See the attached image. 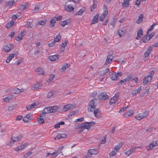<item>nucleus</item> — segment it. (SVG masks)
Wrapping results in <instances>:
<instances>
[{"mask_svg":"<svg viewBox=\"0 0 158 158\" xmlns=\"http://www.w3.org/2000/svg\"><path fill=\"white\" fill-rule=\"evenodd\" d=\"M40 5H36L34 8V10L36 11V13L38 12V11L40 10Z\"/></svg>","mask_w":158,"mask_h":158,"instance_id":"obj_55","label":"nucleus"},{"mask_svg":"<svg viewBox=\"0 0 158 158\" xmlns=\"http://www.w3.org/2000/svg\"><path fill=\"white\" fill-rule=\"evenodd\" d=\"M152 51V48L151 47V46L149 47L144 54V56L145 58L148 57V56Z\"/></svg>","mask_w":158,"mask_h":158,"instance_id":"obj_14","label":"nucleus"},{"mask_svg":"<svg viewBox=\"0 0 158 158\" xmlns=\"http://www.w3.org/2000/svg\"><path fill=\"white\" fill-rule=\"evenodd\" d=\"M26 33L25 31H22L19 34V35L21 37H23V36L25 35Z\"/></svg>","mask_w":158,"mask_h":158,"instance_id":"obj_58","label":"nucleus"},{"mask_svg":"<svg viewBox=\"0 0 158 158\" xmlns=\"http://www.w3.org/2000/svg\"><path fill=\"white\" fill-rule=\"evenodd\" d=\"M65 9L66 10L68 11L72 12L73 11H74V8L71 5H68L65 8Z\"/></svg>","mask_w":158,"mask_h":158,"instance_id":"obj_23","label":"nucleus"},{"mask_svg":"<svg viewBox=\"0 0 158 158\" xmlns=\"http://www.w3.org/2000/svg\"><path fill=\"white\" fill-rule=\"evenodd\" d=\"M17 0H11L5 2L6 7L12 6L13 4L17 2Z\"/></svg>","mask_w":158,"mask_h":158,"instance_id":"obj_9","label":"nucleus"},{"mask_svg":"<svg viewBox=\"0 0 158 158\" xmlns=\"http://www.w3.org/2000/svg\"><path fill=\"white\" fill-rule=\"evenodd\" d=\"M54 94V93L52 91H49L47 96L48 98H51Z\"/></svg>","mask_w":158,"mask_h":158,"instance_id":"obj_51","label":"nucleus"},{"mask_svg":"<svg viewBox=\"0 0 158 158\" xmlns=\"http://www.w3.org/2000/svg\"><path fill=\"white\" fill-rule=\"evenodd\" d=\"M118 33L120 37H122L124 34V31L122 29H119L118 31Z\"/></svg>","mask_w":158,"mask_h":158,"instance_id":"obj_44","label":"nucleus"},{"mask_svg":"<svg viewBox=\"0 0 158 158\" xmlns=\"http://www.w3.org/2000/svg\"><path fill=\"white\" fill-rule=\"evenodd\" d=\"M154 74V72L153 71H151L148 76H150L152 78V77Z\"/></svg>","mask_w":158,"mask_h":158,"instance_id":"obj_61","label":"nucleus"},{"mask_svg":"<svg viewBox=\"0 0 158 158\" xmlns=\"http://www.w3.org/2000/svg\"><path fill=\"white\" fill-rule=\"evenodd\" d=\"M99 16V15L97 14L93 17L92 20L93 22L92 23V24L98 22Z\"/></svg>","mask_w":158,"mask_h":158,"instance_id":"obj_24","label":"nucleus"},{"mask_svg":"<svg viewBox=\"0 0 158 158\" xmlns=\"http://www.w3.org/2000/svg\"><path fill=\"white\" fill-rule=\"evenodd\" d=\"M63 148L64 147L63 146H61L59 147L57 149L56 152H54L55 153V155L54 156V157H56L59 154L62 153V151Z\"/></svg>","mask_w":158,"mask_h":158,"instance_id":"obj_15","label":"nucleus"},{"mask_svg":"<svg viewBox=\"0 0 158 158\" xmlns=\"http://www.w3.org/2000/svg\"><path fill=\"white\" fill-rule=\"evenodd\" d=\"M12 95H10L8 97H6L4 99V101L6 102H8L13 98Z\"/></svg>","mask_w":158,"mask_h":158,"instance_id":"obj_49","label":"nucleus"},{"mask_svg":"<svg viewBox=\"0 0 158 158\" xmlns=\"http://www.w3.org/2000/svg\"><path fill=\"white\" fill-rule=\"evenodd\" d=\"M14 46L13 44L6 45L3 46V50L6 52H8L11 50L13 49Z\"/></svg>","mask_w":158,"mask_h":158,"instance_id":"obj_5","label":"nucleus"},{"mask_svg":"<svg viewBox=\"0 0 158 158\" xmlns=\"http://www.w3.org/2000/svg\"><path fill=\"white\" fill-rule=\"evenodd\" d=\"M89 153H90L92 155H96L97 154L98 151L97 150L94 149H90L88 150Z\"/></svg>","mask_w":158,"mask_h":158,"instance_id":"obj_32","label":"nucleus"},{"mask_svg":"<svg viewBox=\"0 0 158 158\" xmlns=\"http://www.w3.org/2000/svg\"><path fill=\"white\" fill-rule=\"evenodd\" d=\"M75 106V105L68 104L64 106L62 110L63 111H66L71 108H74Z\"/></svg>","mask_w":158,"mask_h":158,"instance_id":"obj_7","label":"nucleus"},{"mask_svg":"<svg viewBox=\"0 0 158 158\" xmlns=\"http://www.w3.org/2000/svg\"><path fill=\"white\" fill-rule=\"evenodd\" d=\"M70 20L67 19L63 21H61L60 23V24L62 26L64 27L68 24L69 23Z\"/></svg>","mask_w":158,"mask_h":158,"instance_id":"obj_27","label":"nucleus"},{"mask_svg":"<svg viewBox=\"0 0 158 158\" xmlns=\"http://www.w3.org/2000/svg\"><path fill=\"white\" fill-rule=\"evenodd\" d=\"M22 138L21 136H19L17 137H12L10 142V145H12L15 142H18Z\"/></svg>","mask_w":158,"mask_h":158,"instance_id":"obj_4","label":"nucleus"},{"mask_svg":"<svg viewBox=\"0 0 158 158\" xmlns=\"http://www.w3.org/2000/svg\"><path fill=\"white\" fill-rule=\"evenodd\" d=\"M27 27L28 28H31L33 26V24L31 22H27L26 24Z\"/></svg>","mask_w":158,"mask_h":158,"instance_id":"obj_50","label":"nucleus"},{"mask_svg":"<svg viewBox=\"0 0 158 158\" xmlns=\"http://www.w3.org/2000/svg\"><path fill=\"white\" fill-rule=\"evenodd\" d=\"M37 120L38 123L40 124H43L44 122V118L40 117L39 116L37 118Z\"/></svg>","mask_w":158,"mask_h":158,"instance_id":"obj_47","label":"nucleus"},{"mask_svg":"<svg viewBox=\"0 0 158 158\" xmlns=\"http://www.w3.org/2000/svg\"><path fill=\"white\" fill-rule=\"evenodd\" d=\"M122 146V143H119L118 145L115 146L114 148V150L117 152H118L119 149Z\"/></svg>","mask_w":158,"mask_h":158,"instance_id":"obj_35","label":"nucleus"},{"mask_svg":"<svg viewBox=\"0 0 158 158\" xmlns=\"http://www.w3.org/2000/svg\"><path fill=\"white\" fill-rule=\"evenodd\" d=\"M46 21L45 20L40 21L38 22V23L39 25H44L45 23H46Z\"/></svg>","mask_w":158,"mask_h":158,"instance_id":"obj_56","label":"nucleus"},{"mask_svg":"<svg viewBox=\"0 0 158 158\" xmlns=\"http://www.w3.org/2000/svg\"><path fill=\"white\" fill-rule=\"evenodd\" d=\"M66 135L65 134H59L56 136V138L58 139H60L61 138H64L66 137Z\"/></svg>","mask_w":158,"mask_h":158,"instance_id":"obj_31","label":"nucleus"},{"mask_svg":"<svg viewBox=\"0 0 158 158\" xmlns=\"http://www.w3.org/2000/svg\"><path fill=\"white\" fill-rule=\"evenodd\" d=\"M143 35V32L142 29L140 28V29L138 31L137 33V36L136 39L137 40H139L141 38V37Z\"/></svg>","mask_w":158,"mask_h":158,"instance_id":"obj_13","label":"nucleus"},{"mask_svg":"<svg viewBox=\"0 0 158 158\" xmlns=\"http://www.w3.org/2000/svg\"><path fill=\"white\" fill-rule=\"evenodd\" d=\"M126 82H127L125 78L123 80H122L120 81L119 83L118 84H120L121 85L123 84V83H124Z\"/></svg>","mask_w":158,"mask_h":158,"instance_id":"obj_64","label":"nucleus"},{"mask_svg":"<svg viewBox=\"0 0 158 158\" xmlns=\"http://www.w3.org/2000/svg\"><path fill=\"white\" fill-rule=\"evenodd\" d=\"M45 114H45V113H44V110H43V113H42L39 116L40 117L42 118H44L45 117Z\"/></svg>","mask_w":158,"mask_h":158,"instance_id":"obj_63","label":"nucleus"},{"mask_svg":"<svg viewBox=\"0 0 158 158\" xmlns=\"http://www.w3.org/2000/svg\"><path fill=\"white\" fill-rule=\"evenodd\" d=\"M27 145V143H24L23 145H20L17 148H16V149L15 150L17 151H18L23 148H24Z\"/></svg>","mask_w":158,"mask_h":158,"instance_id":"obj_34","label":"nucleus"},{"mask_svg":"<svg viewBox=\"0 0 158 158\" xmlns=\"http://www.w3.org/2000/svg\"><path fill=\"white\" fill-rule=\"evenodd\" d=\"M39 84L36 83L33 84L31 85V89L32 90H34L35 89H40L41 88V86Z\"/></svg>","mask_w":158,"mask_h":158,"instance_id":"obj_16","label":"nucleus"},{"mask_svg":"<svg viewBox=\"0 0 158 158\" xmlns=\"http://www.w3.org/2000/svg\"><path fill=\"white\" fill-rule=\"evenodd\" d=\"M52 113H55L58 111V107L57 106H51Z\"/></svg>","mask_w":158,"mask_h":158,"instance_id":"obj_38","label":"nucleus"},{"mask_svg":"<svg viewBox=\"0 0 158 158\" xmlns=\"http://www.w3.org/2000/svg\"><path fill=\"white\" fill-rule=\"evenodd\" d=\"M84 12V10L83 9H80L77 13L75 14V15H81Z\"/></svg>","mask_w":158,"mask_h":158,"instance_id":"obj_52","label":"nucleus"},{"mask_svg":"<svg viewBox=\"0 0 158 158\" xmlns=\"http://www.w3.org/2000/svg\"><path fill=\"white\" fill-rule=\"evenodd\" d=\"M108 13V11H105L104 12V13L102 14L99 19V20L101 21H103L104 20V18L106 16Z\"/></svg>","mask_w":158,"mask_h":158,"instance_id":"obj_18","label":"nucleus"},{"mask_svg":"<svg viewBox=\"0 0 158 158\" xmlns=\"http://www.w3.org/2000/svg\"><path fill=\"white\" fill-rule=\"evenodd\" d=\"M55 77V76L54 75V74L51 75L50 76L49 79H48L49 81H47L49 83H51L52 82H53V79Z\"/></svg>","mask_w":158,"mask_h":158,"instance_id":"obj_41","label":"nucleus"},{"mask_svg":"<svg viewBox=\"0 0 158 158\" xmlns=\"http://www.w3.org/2000/svg\"><path fill=\"white\" fill-rule=\"evenodd\" d=\"M132 74H130L125 78L127 82H128L132 78Z\"/></svg>","mask_w":158,"mask_h":158,"instance_id":"obj_43","label":"nucleus"},{"mask_svg":"<svg viewBox=\"0 0 158 158\" xmlns=\"http://www.w3.org/2000/svg\"><path fill=\"white\" fill-rule=\"evenodd\" d=\"M148 114V112L147 110H145L143 113H141L135 116V118L136 119L140 120L142 118L146 117Z\"/></svg>","mask_w":158,"mask_h":158,"instance_id":"obj_2","label":"nucleus"},{"mask_svg":"<svg viewBox=\"0 0 158 158\" xmlns=\"http://www.w3.org/2000/svg\"><path fill=\"white\" fill-rule=\"evenodd\" d=\"M97 99L94 98L91 100L87 106V110L89 112H93L95 110L97 106Z\"/></svg>","mask_w":158,"mask_h":158,"instance_id":"obj_1","label":"nucleus"},{"mask_svg":"<svg viewBox=\"0 0 158 158\" xmlns=\"http://www.w3.org/2000/svg\"><path fill=\"white\" fill-rule=\"evenodd\" d=\"M109 73L110 76V78L113 81H116L118 78V77L117 76L115 72H113L112 73L109 72Z\"/></svg>","mask_w":158,"mask_h":158,"instance_id":"obj_8","label":"nucleus"},{"mask_svg":"<svg viewBox=\"0 0 158 158\" xmlns=\"http://www.w3.org/2000/svg\"><path fill=\"white\" fill-rule=\"evenodd\" d=\"M27 8V5H20L19 8V10H23Z\"/></svg>","mask_w":158,"mask_h":158,"instance_id":"obj_42","label":"nucleus"},{"mask_svg":"<svg viewBox=\"0 0 158 158\" xmlns=\"http://www.w3.org/2000/svg\"><path fill=\"white\" fill-rule=\"evenodd\" d=\"M32 153V152H29L25 154L24 155V157L25 158H27L30 156Z\"/></svg>","mask_w":158,"mask_h":158,"instance_id":"obj_62","label":"nucleus"},{"mask_svg":"<svg viewBox=\"0 0 158 158\" xmlns=\"http://www.w3.org/2000/svg\"><path fill=\"white\" fill-rule=\"evenodd\" d=\"M84 120V118L83 117H81L77 119L76 121H75L76 122H82Z\"/></svg>","mask_w":158,"mask_h":158,"instance_id":"obj_60","label":"nucleus"},{"mask_svg":"<svg viewBox=\"0 0 158 158\" xmlns=\"http://www.w3.org/2000/svg\"><path fill=\"white\" fill-rule=\"evenodd\" d=\"M35 72H38L39 73V74H42L43 75H44L45 73L44 71L43 70V69L42 68H36L35 70Z\"/></svg>","mask_w":158,"mask_h":158,"instance_id":"obj_17","label":"nucleus"},{"mask_svg":"<svg viewBox=\"0 0 158 158\" xmlns=\"http://www.w3.org/2000/svg\"><path fill=\"white\" fill-rule=\"evenodd\" d=\"M12 92H13V93L15 94H19L21 92V90L18 89V88H16L13 89Z\"/></svg>","mask_w":158,"mask_h":158,"instance_id":"obj_39","label":"nucleus"},{"mask_svg":"<svg viewBox=\"0 0 158 158\" xmlns=\"http://www.w3.org/2000/svg\"><path fill=\"white\" fill-rule=\"evenodd\" d=\"M133 114V111L132 110L128 111L127 112L124 114V116L125 118H127L131 116Z\"/></svg>","mask_w":158,"mask_h":158,"instance_id":"obj_21","label":"nucleus"},{"mask_svg":"<svg viewBox=\"0 0 158 158\" xmlns=\"http://www.w3.org/2000/svg\"><path fill=\"white\" fill-rule=\"evenodd\" d=\"M158 145V140L153 141L150 143L148 146L147 147V150H149L155 147Z\"/></svg>","mask_w":158,"mask_h":158,"instance_id":"obj_6","label":"nucleus"},{"mask_svg":"<svg viewBox=\"0 0 158 158\" xmlns=\"http://www.w3.org/2000/svg\"><path fill=\"white\" fill-rule=\"evenodd\" d=\"M14 24V22H10V23H8L6 25V27L7 28H10L12 25Z\"/></svg>","mask_w":158,"mask_h":158,"instance_id":"obj_54","label":"nucleus"},{"mask_svg":"<svg viewBox=\"0 0 158 158\" xmlns=\"http://www.w3.org/2000/svg\"><path fill=\"white\" fill-rule=\"evenodd\" d=\"M51 107H48L45 108L44 109V113L45 114H48L52 113Z\"/></svg>","mask_w":158,"mask_h":158,"instance_id":"obj_19","label":"nucleus"},{"mask_svg":"<svg viewBox=\"0 0 158 158\" xmlns=\"http://www.w3.org/2000/svg\"><path fill=\"white\" fill-rule=\"evenodd\" d=\"M129 0H124V2L122 3V6L124 7H127L129 6Z\"/></svg>","mask_w":158,"mask_h":158,"instance_id":"obj_40","label":"nucleus"},{"mask_svg":"<svg viewBox=\"0 0 158 158\" xmlns=\"http://www.w3.org/2000/svg\"><path fill=\"white\" fill-rule=\"evenodd\" d=\"M155 35V32H153L152 33H151L148 36V37L149 38V40H150Z\"/></svg>","mask_w":158,"mask_h":158,"instance_id":"obj_59","label":"nucleus"},{"mask_svg":"<svg viewBox=\"0 0 158 158\" xmlns=\"http://www.w3.org/2000/svg\"><path fill=\"white\" fill-rule=\"evenodd\" d=\"M61 37L60 35H57L56 36V37L54 39V40H53L54 42H59L61 39Z\"/></svg>","mask_w":158,"mask_h":158,"instance_id":"obj_48","label":"nucleus"},{"mask_svg":"<svg viewBox=\"0 0 158 158\" xmlns=\"http://www.w3.org/2000/svg\"><path fill=\"white\" fill-rule=\"evenodd\" d=\"M116 152H117L114 150L113 151H112L111 152H110V153L109 155L110 156L112 157L115 155Z\"/></svg>","mask_w":158,"mask_h":158,"instance_id":"obj_57","label":"nucleus"},{"mask_svg":"<svg viewBox=\"0 0 158 158\" xmlns=\"http://www.w3.org/2000/svg\"><path fill=\"white\" fill-rule=\"evenodd\" d=\"M84 123H81V124H78L77 125L75 126V128L76 129H83V127L82 125H83V124Z\"/></svg>","mask_w":158,"mask_h":158,"instance_id":"obj_53","label":"nucleus"},{"mask_svg":"<svg viewBox=\"0 0 158 158\" xmlns=\"http://www.w3.org/2000/svg\"><path fill=\"white\" fill-rule=\"evenodd\" d=\"M14 55L15 54L14 53L10 54L6 60V63H9L12 58L14 57Z\"/></svg>","mask_w":158,"mask_h":158,"instance_id":"obj_29","label":"nucleus"},{"mask_svg":"<svg viewBox=\"0 0 158 158\" xmlns=\"http://www.w3.org/2000/svg\"><path fill=\"white\" fill-rule=\"evenodd\" d=\"M70 64H69L65 63L63 65L62 67L60 69V70L61 72H64Z\"/></svg>","mask_w":158,"mask_h":158,"instance_id":"obj_25","label":"nucleus"},{"mask_svg":"<svg viewBox=\"0 0 158 158\" xmlns=\"http://www.w3.org/2000/svg\"><path fill=\"white\" fill-rule=\"evenodd\" d=\"M82 123H84L83 124V125H82L83 128L84 127L87 129H89L90 128L89 125L88 124H87V123H88V122Z\"/></svg>","mask_w":158,"mask_h":158,"instance_id":"obj_46","label":"nucleus"},{"mask_svg":"<svg viewBox=\"0 0 158 158\" xmlns=\"http://www.w3.org/2000/svg\"><path fill=\"white\" fill-rule=\"evenodd\" d=\"M141 90V87H139L136 89L133 90L132 92V95H133L134 96L136 95V94H138Z\"/></svg>","mask_w":158,"mask_h":158,"instance_id":"obj_36","label":"nucleus"},{"mask_svg":"<svg viewBox=\"0 0 158 158\" xmlns=\"http://www.w3.org/2000/svg\"><path fill=\"white\" fill-rule=\"evenodd\" d=\"M21 15V13L18 12V13L16 15H13L12 16V18L14 19H16L19 18Z\"/></svg>","mask_w":158,"mask_h":158,"instance_id":"obj_45","label":"nucleus"},{"mask_svg":"<svg viewBox=\"0 0 158 158\" xmlns=\"http://www.w3.org/2000/svg\"><path fill=\"white\" fill-rule=\"evenodd\" d=\"M152 80V78L150 76H146L143 79V84L145 85Z\"/></svg>","mask_w":158,"mask_h":158,"instance_id":"obj_11","label":"nucleus"},{"mask_svg":"<svg viewBox=\"0 0 158 158\" xmlns=\"http://www.w3.org/2000/svg\"><path fill=\"white\" fill-rule=\"evenodd\" d=\"M31 118L29 114H27L26 116L24 117L23 120L24 122H29Z\"/></svg>","mask_w":158,"mask_h":158,"instance_id":"obj_30","label":"nucleus"},{"mask_svg":"<svg viewBox=\"0 0 158 158\" xmlns=\"http://www.w3.org/2000/svg\"><path fill=\"white\" fill-rule=\"evenodd\" d=\"M94 113L95 116L97 118H99L101 116V111L99 109H96L94 111Z\"/></svg>","mask_w":158,"mask_h":158,"instance_id":"obj_12","label":"nucleus"},{"mask_svg":"<svg viewBox=\"0 0 158 158\" xmlns=\"http://www.w3.org/2000/svg\"><path fill=\"white\" fill-rule=\"evenodd\" d=\"M98 99L102 101H105L107 100L109 98V96L105 92H102L99 94L98 96Z\"/></svg>","mask_w":158,"mask_h":158,"instance_id":"obj_3","label":"nucleus"},{"mask_svg":"<svg viewBox=\"0 0 158 158\" xmlns=\"http://www.w3.org/2000/svg\"><path fill=\"white\" fill-rule=\"evenodd\" d=\"M49 58L52 61H54L58 59L59 57H58V56L55 55L50 56L49 57Z\"/></svg>","mask_w":158,"mask_h":158,"instance_id":"obj_26","label":"nucleus"},{"mask_svg":"<svg viewBox=\"0 0 158 158\" xmlns=\"http://www.w3.org/2000/svg\"><path fill=\"white\" fill-rule=\"evenodd\" d=\"M36 105V104L35 103H33L31 104L27 105L26 108L27 110H28L34 108Z\"/></svg>","mask_w":158,"mask_h":158,"instance_id":"obj_22","label":"nucleus"},{"mask_svg":"<svg viewBox=\"0 0 158 158\" xmlns=\"http://www.w3.org/2000/svg\"><path fill=\"white\" fill-rule=\"evenodd\" d=\"M113 59V56L112 55V52H109L106 60V62L109 64L112 61Z\"/></svg>","mask_w":158,"mask_h":158,"instance_id":"obj_10","label":"nucleus"},{"mask_svg":"<svg viewBox=\"0 0 158 158\" xmlns=\"http://www.w3.org/2000/svg\"><path fill=\"white\" fill-rule=\"evenodd\" d=\"M143 14H140L138 17V19L137 20L136 23L138 24L140 23L143 20Z\"/></svg>","mask_w":158,"mask_h":158,"instance_id":"obj_28","label":"nucleus"},{"mask_svg":"<svg viewBox=\"0 0 158 158\" xmlns=\"http://www.w3.org/2000/svg\"><path fill=\"white\" fill-rule=\"evenodd\" d=\"M118 100V98H116L115 97H113L110 100L109 104L110 105H112L117 102Z\"/></svg>","mask_w":158,"mask_h":158,"instance_id":"obj_20","label":"nucleus"},{"mask_svg":"<svg viewBox=\"0 0 158 158\" xmlns=\"http://www.w3.org/2000/svg\"><path fill=\"white\" fill-rule=\"evenodd\" d=\"M149 40L148 38V35H145L142 38L141 41H142L143 42L147 43Z\"/></svg>","mask_w":158,"mask_h":158,"instance_id":"obj_33","label":"nucleus"},{"mask_svg":"<svg viewBox=\"0 0 158 158\" xmlns=\"http://www.w3.org/2000/svg\"><path fill=\"white\" fill-rule=\"evenodd\" d=\"M56 17H54L52 18L50 21V25L52 27H53L55 25V23H56Z\"/></svg>","mask_w":158,"mask_h":158,"instance_id":"obj_37","label":"nucleus"}]
</instances>
